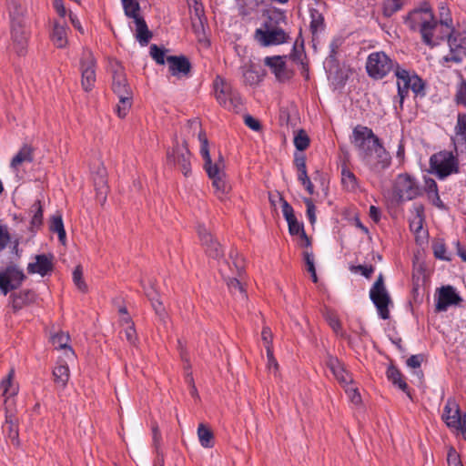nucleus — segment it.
<instances>
[{
  "label": "nucleus",
  "instance_id": "obj_31",
  "mask_svg": "<svg viewBox=\"0 0 466 466\" xmlns=\"http://www.w3.org/2000/svg\"><path fill=\"white\" fill-rule=\"evenodd\" d=\"M5 427L6 428V438L10 440L11 443L15 446H20L19 432L17 420L6 412Z\"/></svg>",
  "mask_w": 466,
  "mask_h": 466
},
{
  "label": "nucleus",
  "instance_id": "obj_27",
  "mask_svg": "<svg viewBox=\"0 0 466 466\" xmlns=\"http://www.w3.org/2000/svg\"><path fill=\"white\" fill-rule=\"evenodd\" d=\"M200 241L206 253L213 258H219L224 255L222 245L218 241L215 235H201Z\"/></svg>",
  "mask_w": 466,
  "mask_h": 466
},
{
  "label": "nucleus",
  "instance_id": "obj_58",
  "mask_svg": "<svg viewBox=\"0 0 466 466\" xmlns=\"http://www.w3.org/2000/svg\"><path fill=\"white\" fill-rule=\"evenodd\" d=\"M350 269L351 272H355V273L360 272L361 275H363L364 277H366L368 279L370 278V276L372 275V273L374 271V268L372 266H362V265L350 266Z\"/></svg>",
  "mask_w": 466,
  "mask_h": 466
},
{
  "label": "nucleus",
  "instance_id": "obj_46",
  "mask_svg": "<svg viewBox=\"0 0 466 466\" xmlns=\"http://www.w3.org/2000/svg\"><path fill=\"white\" fill-rule=\"evenodd\" d=\"M48 228L52 233H66L62 215L56 211L48 220Z\"/></svg>",
  "mask_w": 466,
  "mask_h": 466
},
{
  "label": "nucleus",
  "instance_id": "obj_39",
  "mask_svg": "<svg viewBox=\"0 0 466 466\" xmlns=\"http://www.w3.org/2000/svg\"><path fill=\"white\" fill-rule=\"evenodd\" d=\"M198 437L202 447L212 448L214 446V434L212 431L203 423L198 425Z\"/></svg>",
  "mask_w": 466,
  "mask_h": 466
},
{
  "label": "nucleus",
  "instance_id": "obj_41",
  "mask_svg": "<svg viewBox=\"0 0 466 466\" xmlns=\"http://www.w3.org/2000/svg\"><path fill=\"white\" fill-rule=\"evenodd\" d=\"M118 103L116 106V112L120 118H124L132 106V94L118 96Z\"/></svg>",
  "mask_w": 466,
  "mask_h": 466
},
{
  "label": "nucleus",
  "instance_id": "obj_17",
  "mask_svg": "<svg viewBox=\"0 0 466 466\" xmlns=\"http://www.w3.org/2000/svg\"><path fill=\"white\" fill-rule=\"evenodd\" d=\"M54 259L55 257L51 253L35 255L34 261L27 266V272L42 277L49 275L54 270Z\"/></svg>",
  "mask_w": 466,
  "mask_h": 466
},
{
  "label": "nucleus",
  "instance_id": "obj_32",
  "mask_svg": "<svg viewBox=\"0 0 466 466\" xmlns=\"http://www.w3.org/2000/svg\"><path fill=\"white\" fill-rule=\"evenodd\" d=\"M33 159V148L28 145H24L11 160L10 167L14 170H17L23 164L31 163Z\"/></svg>",
  "mask_w": 466,
  "mask_h": 466
},
{
  "label": "nucleus",
  "instance_id": "obj_23",
  "mask_svg": "<svg viewBox=\"0 0 466 466\" xmlns=\"http://www.w3.org/2000/svg\"><path fill=\"white\" fill-rule=\"evenodd\" d=\"M11 35L14 49L18 56H24L27 47L28 31L25 24L11 26Z\"/></svg>",
  "mask_w": 466,
  "mask_h": 466
},
{
  "label": "nucleus",
  "instance_id": "obj_20",
  "mask_svg": "<svg viewBox=\"0 0 466 466\" xmlns=\"http://www.w3.org/2000/svg\"><path fill=\"white\" fill-rule=\"evenodd\" d=\"M442 420L449 428L459 427L461 425L462 415L459 404L454 398H449L444 406Z\"/></svg>",
  "mask_w": 466,
  "mask_h": 466
},
{
  "label": "nucleus",
  "instance_id": "obj_2",
  "mask_svg": "<svg viewBox=\"0 0 466 466\" xmlns=\"http://www.w3.org/2000/svg\"><path fill=\"white\" fill-rule=\"evenodd\" d=\"M198 136L200 142V154L205 161L204 167L209 178L212 180V185L215 188L216 195L219 198H222L230 190V186L226 180V176L223 169L224 164L222 157H219L218 162L213 164L209 154L208 141L206 133L200 129Z\"/></svg>",
  "mask_w": 466,
  "mask_h": 466
},
{
  "label": "nucleus",
  "instance_id": "obj_53",
  "mask_svg": "<svg viewBox=\"0 0 466 466\" xmlns=\"http://www.w3.org/2000/svg\"><path fill=\"white\" fill-rule=\"evenodd\" d=\"M325 319L334 332L342 336L341 324L337 315L329 311L325 314Z\"/></svg>",
  "mask_w": 466,
  "mask_h": 466
},
{
  "label": "nucleus",
  "instance_id": "obj_45",
  "mask_svg": "<svg viewBox=\"0 0 466 466\" xmlns=\"http://www.w3.org/2000/svg\"><path fill=\"white\" fill-rule=\"evenodd\" d=\"M147 296L151 300L152 307L156 312V314L159 317V319L163 321H165V319L167 318V313L165 310V308L160 300L156 298L157 294L154 290L152 291H146Z\"/></svg>",
  "mask_w": 466,
  "mask_h": 466
},
{
  "label": "nucleus",
  "instance_id": "obj_35",
  "mask_svg": "<svg viewBox=\"0 0 466 466\" xmlns=\"http://www.w3.org/2000/svg\"><path fill=\"white\" fill-rule=\"evenodd\" d=\"M424 190L427 193L429 200L437 208H444V204L441 201L437 183L432 178H425V186Z\"/></svg>",
  "mask_w": 466,
  "mask_h": 466
},
{
  "label": "nucleus",
  "instance_id": "obj_51",
  "mask_svg": "<svg viewBox=\"0 0 466 466\" xmlns=\"http://www.w3.org/2000/svg\"><path fill=\"white\" fill-rule=\"evenodd\" d=\"M228 287L229 289V290L236 294L237 292L239 293V295L241 296L242 299H246L247 298V295H246V292H245V289L240 282V280L237 278H229L228 282Z\"/></svg>",
  "mask_w": 466,
  "mask_h": 466
},
{
  "label": "nucleus",
  "instance_id": "obj_7",
  "mask_svg": "<svg viewBox=\"0 0 466 466\" xmlns=\"http://www.w3.org/2000/svg\"><path fill=\"white\" fill-rule=\"evenodd\" d=\"M397 62L384 52H373L366 61V70L370 77L379 80L384 78L390 72L394 71Z\"/></svg>",
  "mask_w": 466,
  "mask_h": 466
},
{
  "label": "nucleus",
  "instance_id": "obj_57",
  "mask_svg": "<svg viewBox=\"0 0 466 466\" xmlns=\"http://www.w3.org/2000/svg\"><path fill=\"white\" fill-rule=\"evenodd\" d=\"M345 391L348 394L350 401L356 405L360 404L361 402V397L357 388H353L351 384H349L348 386L344 387Z\"/></svg>",
  "mask_w": 466,
  "mask_h": 466
},
{
  "label": "nucleus",
  "instance_id": "obj_5",
  "mask_svg": "<svg viewBox=\"0 0 466 466\" xmlns=\"http://www.w3.org/2000/svg\"><path fill=\"white\" fill-rule=\"evenodd\" d=\"M255 40L262 46H279L289 40V35L268 17L254 33Z\"/></svg>",
  "mask_w": 466,
  "mask_h": 466
},
{
  "label": "nucleus",
  "instance_id": "obj_1",
  "mask_svg": "<svg viewBox=\"0 0 466 466\" xmlns=\"http://www.w3.org/2000/svg\"><path fill=\"white\" fill-rule=\"evenodd\" d=\"M451 23V18L437 21L427 4L411 11L405 19L408 27L420 32L422 42L431 47L439 45L440 41L447 37L452 27Z\"/></svg>",
  "mask_w": 466,
  "mask_h": 466
},
{
  "label": "nucleus",
  "instance_id": "obj_47",
  "mask_svg": "<svg viewBox=\"0 0 466 466\" xmlns=\"http://www.w3.org/2000/svg\"><path fill=\"white\" fill-rule=\"evenodd\" d=\"M310 29L313 34L324 28V17L322 14L317 9L310 10Z\"/></svg>",
  "mask_w": 466,
  "mask_h": 466
},
{
  "label": "nucleus",
  "instance_id": "obj_61",
  "mask_svg": "<svg viewBox=\"0 0 466 466\" xmlns=\"http://www.w3.org/2000/svg\"><path fill=\"white\" fill-rule=\"evenodd\" d=\"M447 461L449 466H463L460 455L453 448H451L448 451Z\"/></svg>",
  "mask_w": 466,
  "mask_h": 466
},
{
  "label": "nucleus",
  "instance_id": "obj_60",
  "mask_svg": "<svg viewBox=\"0 0 466 466\" xmlns=\"http://www.w3.org/2000/svg\"><path fill=\"white\" fill-rule=\"evenodd\" d=\"M243 77L245 81L249 85L257 83L259 79L258 75L250 67L243 69Z\"/></svg>",
  "mask_w": 466,
  "mask_h": 466
},
{
  "label": "nucleus",
  "instance_id": "obj_21",
  "mask_svg": "<svg viewBox=\"0 0 466 466\" xmlns=\"http://www.w3.org/2000/svg\"><path fill=\"white\" fill-rule=\"evenodd\" d=\"M326 364L336 378V380L343 386L346 387L352 383L350 374L345 370L344 365L340 360L332 355L327 356Z\"/></svg>",
  "mask_w": 466,
  "mask_h": 466
},
{
  "label": "nucleus",
  "instance_id": "obj_4",
  "mask_svg": "<svg viewBox=\"0 0 466 466\" xmlns=\"http://www.w3.org/2000/svg\"><path fill=\"white\" fill-rule=\"evenodd\" d=\"M124 13L128 18H132L136 25V38L142 46H147L152 38V33L140 15V5L138 0H121Z\"/></svg>",
  "mask_w": 466,
  "mask_h": 466
},
{
  "label": "nucleus",
  "instance_id": "obj_14",
  "mask_svg": "<svg viewBox=\"0 0 466 466\" xmlns=\"http://www.w3.org/2000/svg\"><path fill=\"white\" fill-rule=\"evenodd\" d=\"M96 59L93 53L85 49L80 60L81 84L86 91L91 90L96 83Z\"/></svg>",
  "mask_w": 466,
  "mask_h": 466
},
{
  "label": "nucleus",
  "instance_id": "obj_12",
  "mask_svg": "<svg viewBox=\"0 0 466 466\" xmlns=\"http://www.w3.org/2000/svg\"><path fill=\"white\" fill-rule=\"evenodd\" d=\"M376 139L380 138L367 127L358 126L353 130L352 143L358 149L361 158L372 150L373 147H375Z\"/></svg>",
  "mask_w": 466,
  "mask_h": 466
},
{
  "label": "nucleus",
  "instance_id": "obj_56",
  "mask_svg": "<svg viewBox=\"0 0 466 466\" xmlns=\"http://www.w3.org/2000/svg\"><path fill=\"white\" fill-rule=\"evenodd\" d=\"M455 101L466 107V80H462L457 87Z\"/></svg>",
  "mask_w": 466,
  "mask_h": 466
},
{
  "label": "nucleus",
  "instance_id": "obj_59",
  "mask_svg": "<svg viewBox=\"0 0 466 466\" xmlns=\"http://www.w3.org/2000/svg\"><path fill=\"white\" fill-rule=\"evenodd\" d=\"M304 203L307 207V217L313 225L316 221V207L310 198H305Z\"/></svg>",
  "mask_w": 466,
  "mask_h": 466
},
{
  "label": "nucleus",
  "instance_id": "obj_6",
  "mask_svg": "<svg viewBox=\"0 0 466 466\" xmlns=\"http://www.w3.org/2000/svg\"><path fill=\"white\" fill-rule=\"evenodd\" d=\"M422 191L418 181L407 173L398 175L394 180L393 195L399 202L415 199Z\"/></svg>",
  "mask_w": 466,
  "mask_h": 466
},
{
  "label": "nucleus",
  "instance_id": "obj_40",
  "mask_svg": "<svg viewBox=\"0 0 466 466\" xmlns=\"http://www.w3.org/2000/svg\"><path fill=\"white\" fill-rule=\"evenodd\" d=\"M455 141L466 145V113H459L457 116Z\"/></svg>",
  "mask_w": 466,
  "mask_h": 466
},
{
  "label": "nucleus",
  "instance_id": "obj_36",
  "mask_svg": "<svg viewBox=\"0 0 466 466\" xmlns=\"http://www.w3.org/2000/svg\"><path fill=\"white\" fill-rule=\"evenodd\" d=\"M387 378L393 385L397 386L400 390L410 396L408 384L403 380V376L400 371L395 366L391 365L388 368Z\"/></svg>",
  "mask_w": 466,
  "mask_h": 466
},
{
  "label": "nucleus",
  "instance_id": "obj_10",
  "mask_svg": "<svg viewBox=\"0 0 466 466\" xmlns=\"http://www.w3.org/2000/svg\"><path fill=\"white\" fill-rule=\"evenodd\" d=\"M370 298L375 305L380 317L382 319L390 318L389 305L391 303L390 294L388 293L382 274H380L377 280L370 290Z\"/></svg>",
  "mask_w": 466,
  "mask_h": 466
},
{
  "label": "nucleus",
  "instance_id": "obj_38",
  "mask_svg": "<svg viewBox=\"0 0 466 466\" xmlns=\"http://www.w3.org/2000/svg\"><path fill=\"white\" fill-rule=\"evenodd\" d=\"M14 375L15 371L11 369L7 376L3 379L0 383V389L3 390V395L6 398L13 397L18 392V386L13 383Z\"/></svg>",
  "mask_w": 466,
  "mask_h": 466
},
{
  "label": "nucleus",
  "instance_id": "obj_19",
  "mask_svg": "<svg viewBox=\"0 0 466 466\" xmlns=\"http://www.w3.org/2000/svg\"><path fill=\"white\" fill-rule=\"evenodd\" d=\"M462 301L461 296L456 292L452 286H442L438 291V299L436 303L437 311H445L448 307L459 305Z\"/></svg>",
  "mask_w": 466,
  "mask_h": 466
},
{
  "label": "nucleus",
  "instance_id": "obj_37",
  "mask_svg": "<svg viewBox=\"0 0 466 466\" xmlns=\"http://www.w3.org/2000/svg\"><path fill=\"white\" fill-rule=\"evenodd\" d=\"M341 184L347 191L354 192L359 187L356 176L347 167L341 169Z\"/></svg>",
  "mask_w": 466,
  "mask_h": 466
},
{
  "label": "nucleus",
  "instance_id": "obj_22",
  "mask_svg": "<svg viewBox=\"0 0 466 466\" xmlns=\"http://www.w3.org/2000/svg\"><path fill=\"white\" fill-rule=\"evenodd\" d=\"M264 63L270 68L279 81L284 82L291 77V72L287 69L284 57L279 56H267Z\"/></svg>",
  "mask_w": 466,
  "mask_h": 466
},
{
  "label": "nucleus",
  "instance_id": "obj_28",
  "mask_svg": "<svg viewBox=\"0 0 466 466\" xmlns=\"http://www.w3.org/2000/svg\"><path fill=\"white\" fill-rule=\"evenodd\" d=\"M281 209L288 223L289 233H304L303 225L297 219L293 208L285 200L282 201Z\"/></svg>",
  "mask_w": 466,
  "mask_h": 466
},
{
  "label": "nucleus",
  "instance_id": "obj_3",
  "mask_svg": "<svg viewBox=\"0 0 466 466\" xmlns=\"http://www.w3.org/2000/svg\"><path fill=\"white\" fill-rule=\"evenodd\" d=\"M394 75L397 78L398 96L400 97V106L402 107L403 101L410 89L416 96H423L424 83L416 74L401 67L399 64L394 69Z\"/></svg>",
  "mask_w": 466,
  "mask_h": 466
},
{
  "label": "nucleus",
  "instance_id": "obj_30",
  "mask_svg": "<svg viewBox=\"0 0 466 466\" xmlns=\"http://www.w3.org/2000/svg\"><path fill=\"white\" fill-rule=\"evenodd\" d=\"M53 376L57 387L65 389L70 378V371L67 364L63 360L58 361L53 370Z\"/></svg>",
  "mask_w": 466,
  "mask_h": 466
},
{
  "label": "nucleus",
  "instance_id": "obj_52",
  "mask_svg": "<svg viewBox=\"0 0 466 466\" xmlns=\"http://www.w3.org/2000/svg\"><path fill=\"white\" fill-rule=\"evenodd\" d=\"M150 56L158 65H164L167 62L166 50L159 48L157 45L150 46Z\"/></svg>",
  "mask_w": 466,
  "mask_h": 466
},
{
  "label": "nucleus",
  "instance_id": "obj_64",
  "mask_svg": "<svg viewBox=\"0 0 466 466\" xmlns=\"http://www.w3.org/2000/svg\"><path fill=\"white\" fill-rule=\"evenodd\" d=\"M423 360H424V357L422 354L411 355L407 360L406 363H407L408 367L412 368V369H417V368L420 367Z\"/></svg>",
  "mask_w": 466,
  "mask_h": 466
},
{
  "label": "nucleus",
  "instance_id": "obj_26",
  "mask_svg": "<svg viewBox=\"0 0 466 466\" xmlns=\"http://www.w3.org/2000/svg\"><path fill=\"white\" fill-rule=\"evenodd\" d=\"M9 305L15 313L24 307L30 305L35 300V294L32 290H22L18 293H13L9 297Z\"/></svg>",
  "mask_w": 466,
  "mask_h": 466
},
{
  "label": "nucleus",
  "instance_id": "obj_54",
  "mask_svg": "<svg viewBox=\"0 0 466 466\" xmlns=\"http://www.w3.org/2000/svg\"><path fill=\"white\" fill-rule=\"evenodd\" d=\"M423 208L421 207L417 208V213L410 223V230L414 233H419L422 229L423 218L420 214Z\"/></svg>",
  "mask_w": 466,
  "mask_h": 466
},
{
  "label": "nucleus",
  "instance_id": "obj_24",
  "mask_svg": "<svg viewBox=\"0 0 466 466\" xmlns=\"http://www.w3.org/2000/svg\"><path fill=\"white\" fill-rule=\"evenodd\" d=\"M167 63L171 75L177 77L187 76L191 69L189 60L184 56H167Z\"/></svg>",
  "mask_w": 466,
  "mask_h": 466
},
{
  "label": "nucleus",
  "instance_id": "obj_13",
  "mask_svg": "<svg viewBox=\"0 0 466 466\" xmlns=\"http://www.w3.org/2000/svg\"><path fill=\"white\" fill-rule=\"evenodd\" d=\"M22 269L15 265H10L0 271V291L5 296L9 291L16 289L25 280Z\"/></svg>",
  "mask_w": 466,
  "mask_h": 466
},
{
  "label": "nucleus",
  "instance_id": "obj_29",
  "mask_svg": "<svg viewBox=\"0 0 466 466\" xmlns=\"http://www.w3.org/2000/svg\"><path fill=\"white\" fill-rule=\"evenodd\" d=\"M7 9L10 16L11 26L25 24L24 15L25 9L20 0H8Z\"/></svg>",
  "mask_w": 466,
  "mask_h": 466
},
{
  "label": "nucleus",
  "instance_id": "obj_33",
  "mask_svg": "<svg viewBox=\"0 0 466 466\" xmlns=\"http://www.w3.org/2000/svg\"><path fill=\"white\" fill-rule=\"evenodd\" d=\"M30 230L38 231L43 225V206L40 200L35 201L29 208Z\"/></svg>",
  "mask_w": 466,
  "mask_h": 466
},
{
  "label": "nucleus",
  "instance_id": "obj_62",
  "mask_svg": "<svg viewBox=\"0 0 466 466\" xmlns=\"http://www.w3.org/2000/svg\"><path fill=\"white\" fill-rule=\"evenodd\" d=\"M124 331H125V336H126V339L131 344V345H136V342L137 340V331H136V329H135V325H129L127 327H125L124 328Z\"/></svg>",
  "mask_w": 466,
  "mask_h": 466
},
{
  "label": "nucleus",
  "instance_id": "obj_25",
  "mask_svg": "<svg viewBox=\"0 0 466 466\" xmlns=\"http://www.w3.org/2000/svg\"><path fill=\"white\" fill-rule=\"evenodd\" d=\"M69 28L65 22L56 21L50 35L52 43L57 48H65L68 44Z\"/></svg>",
  "mask_w": 466,
  "mask_h": 466
},
{
  "label": "nucleus",
  "instance_id": "obj_34",
  "mask_svg": "<svg viewBox=\"0 0 466 466\" xmlns=\"http://www.w3.org/2000/svg\"><path fill=\"white\" fill-rule=\"evenodd\" d=\"M69 339H70V338H69L68 333H65V332L56 333L51 337L53 345L56 349L65 350L66 358L70 360V359L75 358V352L68 346Z\"/></svg>",
  "mask_w": 466,
  "mask_h": 466
},
{
  "label": "nucleus",
  "instance_id": "obj_15",
  "mask_svg": "<svg viewBox=\"0 0 466 466\" xmlns=\"http://www.w3.org/2000/svg\"><path fill=\"white\" fill-rule=\"evenodd\" d=\"M450 53L445 56L448 62L461 63L466 56V40L458 32L451 28V33L447 35Z\"/></svg>",
  "mask_w": 466,
  "mask_h": 466
},
{
  "label": "nucleus",
  "instance_id": "obj_44",
  "mask_svg": "<svg viewBox=\"0 0 466 466\" xmlns=\"http://www.w3.org/2000/svg\"><path fill=\"white\" fill-rule=\"evenodd\" d=\"M406 0H383V15L387 17L400 10Z\"/></svg>",
  "mask_w": 466,
  "mask_h": 466
},
{
  "label": "nucleus",
  "instance_id": "obj_49",
  "mask_svg": "<svg viewBox=\"0 0 466 466\" xmlns=\"http://www.w3.org/2000/svg\"><path fill=\"white\" fill-rule=\"evenodd\" d=\"M294 146L299 151H304L309 146V138L307 133L300 129L294 137Z\"/></svg>",
  "mask_w": 466,
  "mask_h": 466
},
{
  "label": "nucleus",
  "instance_id": "obj_63",
  "mask_svg": "<svg viewBox=\"0 0 466 466\" xmlns=\"http://www.w3.org/2000/svg\"><path fill=\"white\" fill-rule=\"evenodd\" d=\"M297 244L300 248H303V252L305 250H310L312 246V238L309 237V235H299Z\"/></svg>",
  "mask_w": 466,
  "mask_h": 466
},
{
  "label": "nucleus",
  "instance_id": "obj_16",
  "mask_svg": "<svg viewBox=\"0 0 466 466\" xmlns=\"http://www.w3.org/2000/svg\"><path fill=\"white\" fill-rule=\"evenodd\" d=\"M190 157L191 154L185 141L181 145L177 143L172 152L167 154L168 161L177 166L186 177L191 172Z\"/></svg>",
  "mask_w": 466,
  "mask_h": 466
},
{
  "label": "nucleus",
  "instance_id": "obj_48",
  "mask_svg": "<svg viewBox=\"0 0 466 466\" xmlns=\"http://www.w3.org/2000/svg\"><path fill=\"white\" fill-rule=\"evenodd\" d=\"M302 255H303L304 262L307 266V270L311 275L312 281L317 283L318 277H317L316 268H315L313 251L305 250L304 252H302Z\"/></svg>",
  "mask_w": 466,
  "mask_h": 466
},
{
  "label": "nucleus",
  "instance_id": "obj_42",
  "mask_svg": "<svg viewBox=\"0 0 466 466\" xmlns=\"http://www.w3.org/2000/svg\"><path fill=\"white\" fill-rule=\"evenodd\" d=\"M94 185L97 195L106 199V170L104 167L98 169L96 177H94Z\"/></svg>",
  "mask_w": 466,
  "mask_h": 466
},
{
  "label": "nucleus",
  "instance_id": "obj_8",
  "mask_svg": "<svg viewBox=\"0 0 466 466\" xmlns=\"http://www.w3.org/2000/svg\"><path fill=\"white\" fill-rule=\"evenodd\" d=\"M215 95L218 102L228 110L238 111L241 108L242 101L238 91L227 83L223 78L218 76L214 82Z\"/></svg>",
  "mask_w": 466,
  "mask_h": 466
},
{
  "label": "nucleus",
  "instance_id": "obj_55",
  "mask_svg": "<svg viewBox=\"0 0 466 466\" xmlns=\"http://www.w3.org/2000/svg\"><path fill=\"white\" fill-rule=\"evenodd\" d=\"M229 256L230 258L232 259L234 267L236 268L238 276L240 277L245 269L244 258L241 256H239V254L237 251L231 252Z\"/></svg>",
  "mask_w": 466,
  "mask_h": 466
},
{
  "label": "nucleus",
  "instance_id": "obj_18",
  "mask_svg": "<svg viewBox=\"0 0 466 466\" xmlns=\"http://www.w3.org/2000/svg\"><path fill=\"white\" fill-rule=\"evenodd\" d=\"M111 68L113 74L112 89L114 93L117 96L132 94V90L127 82L123 66L118 62H115L111 65Z\"/></svg>",
  "mask_w": 466,
  "mask_h": 466
},
{
  "label": "nucleus",
  "instance_id": "obj_50",
  "mask_svg": "<svg viewBox=\"0 0 466 466\" xmlns=\"http://www.w3.org/2000/svg\"><path fill=\"white\" fill-rule=\"evenodd\" d=\"M73 281L80 291L86 292L87 290V285L83 279V270L81 266H77L74 269Z\"/></svg>",
  "mask_w": 466,
  "mask_h": 466
},
{
  "label": "nucleus",
  "instance_id": "obj_11",
  "mask_svg": "<svg viewBox=\"0 0 466 466\" xmlns=\"http://www.w3.org/2000/svg\"><path fill=\"white\" fill-rule=\"evenodd\" d=\"M430 165L432 171L440 177L444 178L452 173L458 172V162L451 152L441 151L431 157Z\"/></svg>",
  "mask_w": 466,
  "mask_h": 466
},
{
  "label": "nucleus",
  "instance_id": "obj_9",
  "mask_svg": "<svg viewBox=\"0 0 466 466\" xmlns=\"http://www.w3.org/2000/svg\"><path fill=\"white\" fill-rule=\"evenodd\" d=\"M375 143L372 150L361 159L373 173L380 174L390 166L391 157L380 139H376Z\"/></svg>",
  "mask_w": 466,
  "mask_h": 466
},
{
  "label": "nucleus",
  "instance_id": "obj_43",
  "mask_svg": "<svg viewBox=\"0 0 466 466\" xmlns=\"http://www.w3.org/2000/svg\"><path fill=\"white\" fill-rule=\"evenodd\" d=\"M432 249L436 258L445 261L451 259L447 253L446 246L442 239L435 238L432 242Z\"/></svg>",
  "mask_w": 466,
  "mask_h": 466
}]
</instances>
